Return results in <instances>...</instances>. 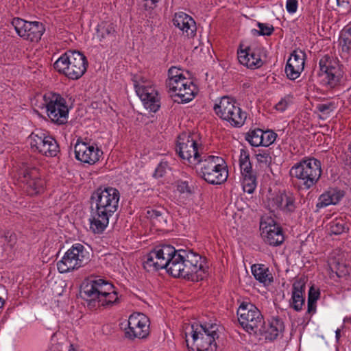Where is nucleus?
Here are the masks:
<instances>
[{
  "label": "nucleus",
  "instance_id": "052dcab7",
  "mask_svg": "<svg viewBox=\"0 0 351 351\" xmlns=\"http://www.w3.org/2000/svg\"><path fill=\"white\" fill-rule=\"evenodd\" d=\"M340 332H341V331H340V329H339V328L337 329L336 331H335V337H336V339H337V341L340 338V335H341Z\"/></svg>",
  "mask_w": 351,
  "mask_h": 351
},
{
  "label": "nucleus",
  "instance_id": "864d4df0",
  "mask_svg": "<svg viewBox=\"0 0 351 351\" xmlns=\"http://www.w3.org/2000/svg\"><path fill=\"white\" fill-rule=\"evenodd\" d=\"M177 189L180 193H191L190 188L186 182L180 181L178 182Z\"/></svg>",
  "mask_w": 351,
  "mask_h": 351
},
{
  "label": "nucleus",
  "instance_id": "5fc2aeb1",
  "mask_svg": "<svg viewBox=\"0 0 351 351\" xmlns=\"http://www.w3.org/2000/svg\"><path fill=\"white\" fill-rule=\"evenodd\" d=\"M289 105V102L286 98L282 99L278 104H276V109L278 111L283 112L286 110Z\"/></svg>",
  "mask_w": 351,
  "mask_h": 351
},
{
  "label": "nucleus",
  "instance_id": "c85d7f7f",
  "mask_svg": "<svg viewBox=\"0 0 351 351\" xmlns=\"http://www.w3.org/2000/svg\"><path fill=\"white\" fill-rule=\"evenodd\" d=\"M45 30V26L42 23L38 21L31 22L25 40L37 43L40 40Z\"/></svg>",
  "mask_w": 351,
  "mask_h": 351
},
{
  "label": "nucleus",
  "instance_id": "6e6d98bb",
  "mask_svg": "<svg viewBox=\"0 0 351 351\" xmlns=\"http://www.w3.org/2000/svg\"><path fill=\"white\" fill-rule=\"evenodd\" d=\"M144 4L143 7L145 10H152L156 6V3L159 1V0H143Z\"/></svg>",
  "mask_w": 351,
  "mask_h": 351
},
{
  "label": "nucleus",
  "instance_id": "79ce46f5",
  "mask_svg": "<svg viewBox=\"0 0 351 351\" xmlns=\"http://www.w3.org/2000/svg\"><path fill=\"white\" fill-rule=\"evenodd\" d=\"M276 137L277 134L273 131H263V135L262 136L263 140L262 146L265 147L269 146L275 141Z\"/></svg>",
  "mask_w": 351,
  "mask_h": 351
},
{
  "label": "nucleus",
  "instance_id": "7c9ffc66",
  "mask_svg": "<svg viewBox=\"0 0 351 351\" xmlns=\"http://www.w3.org/2000/svg\"><path fill=\"white\" fill-rule=\"evenodd\" d=\"M239 165L241 174L243 177L246 178L255 176L252 171V164L250 160V155L244 149H241L240 152Z\"/></svg>",
  "mask_w": 351,
  "mask_h": 351
},
{
  "label": "nucleus",
  "instance_id": "6e6552de",
  "mask_svg": "<svg viewBox=\"0 0 351 351\" xmlns=\"http://www.w3.org/2000/svg\"><path fill=\"white\" fill-rule=\"evenodd\" d=\"M193 134L183 132L178 137L176 152L179 156L190 166L197 165L204 154L200 152L202 148L193 138Z\"/></svg>",
  "mask_w": 351,
  "mask_h": 351
},
{
  "label": "nucleus",
  "instance_id": "f257e3e1",
  "mask_svg": "<svg viewBox=\"0 0 351 351\" xmlns=\"http://www.w3.org/2000/svg\"><path fill=\"white\" fill-rule=\"evenodd\" d=\"M143 267L147 271L165 269L175 278H183L192 281L203 280L208 267L197 253L191 250H178L170 245L156 246L144 256Z\"/></svg>",
  "mask_w": 351,
  "mask_h": 351
},
{
  "label": "nucleus",
  "instance_id": "680f3d73",
  "mask_svg": "<svg viewBox=\"0 0 351 351\" xmlns=\"http://www.w3.org/2000/svg\"><path fill=\"white\" fill-rule=\"evenodd\" d=\"M4 305V300L0 297V308H3Z\"/></svg>",
  "mask_w": 351,
  "mask_h": 351
},
{
  "label": "nucleus",
  "instance_id": "72a5a7b5",
  "mask_svg": "<svg viewBox=\"0 0 351 351\" xmlns=\"http://www.w3.org/2000/svg\"><path fill=\"white\" fill-rule=\"evenodd\" d=\"M30 23L31 22L25 21L21 18H14L11 22V25L14 28L17 34L25 39L27 29L29 26H30Z\"/></svg>",
  "mask_w": 351,
  "mask_h": 351
},
{
  "label": "nucleus",
  "instance_id": "37998d69",
  "mask_svg": "<svg viewBox=\"0 0 351 351\" xmlns=\"http://www.w3.org/2000/svg\"><path fill=\"white\" fill-rule=\"evenodd\" d=\"M183 77L185 76L180 69L176 66H171L168 71V80L166 82H171V80L174 81V80H178V78L180 79Z\"/></svg>",
  "mask_w": 351,
  "mask_h": 351
},
{
  "label": "nucleus",
  "instance_id": "c03bdc74",
  "mask_svg": "<svg viewBox=\"0 0 351 351\" xmlns=\"http://www.w3.org/2000/svg\"><path fill=\"white\" fill-rule=\"evenodd\" d=\"M129 317L136 318V322L141 320L138 324H136L138 327L141 328L147 329L149 328V320L148 318L143 313H134L131 315Z\"/></svg>",
  "mask_w": 351,
  "mask_h": 351
},
{
  "label": "nucleus",
  "instance_id": "e2e57ef3",
  "mask_svg": "<svg viewBox=\"0 0 351 351\" xmlns=\"http://www.w3.org/2000/svg\"><path fill=\"white\" fill-rule=\"evenodd\" d=\"M197 351H206L205 348H197Z\"/></svg>",
  "mask_w": 351,
  "mask_h": 351
},
{
  "label": "nucleus",
  "instance_id": "473e14b6",
  "mask_svg": "<svg viewBox=\"0 0 351 351\" xmlns=\"http://www.w3.org/2000/svg\"><path fill=\"white\" fill-rule=\"evenodd\" d=\"M165 211L163 209H151L147 211V217L149 218L154 226H163L167 223Z\"/></svg>",
  "mask_w": 351,
  "mask_h": 351
},
{
  "label": "nucleus",
  "instance_id": "5701e85b",
  "mask_svg": "<svg viewBox=\"0 0 351 351\" xmlns=\"http://www.w3.org/2000/svg\"><path fill=\"white\" fill-rule=\"evenodd\" d=\"M284 328L283 322L278 318L273 319L267 325L265 321H263V329L264 331L256 332V335H265L266 339L274 340L277 338L280 332L284 330Z\"/></svg>",
  "mask_w": 351,
  "mask_h": 351
},
{
  "label": "nucleus",
  "instance_id": "20e7f679",
  "mask_svg": "<svg viewBox=\"0 0 351 351\" xmlns=\"http://www.w3.org/2000/svg\"><path fill=\"white\" fill-rule=\"evenodd\" d=\"M223 163L222 158L205 154L197 163L198 173L208 183L220 184L227 180L228 174Z\"/></svg>",
  "mask_w": 351,
  "mask_h": 351
},
{
  "label": "nucleus",
  "instance_id": "9b49d317",
  "mask_svg": "<svg viewBox=\"0 0 351 351\" xmlns=\"http://www.w3.org/2000/svg\"><path fill=\"white\" fill-rule=\"evenodd\" d=\"M29 139L33 152H38L47 157H55L60 152L59 145L56 139L43 131L32 132Z\"/></svg>",
  "mask_w": 351,
  "mask_h": 351
},
{
  "label": "nucleus",
  "instance_id": "aec40b11",
  "mask_svg": "<svg viewBox=\"0 0 351 351\" xmlns=\"http://www.w3.org/2000/svg\"><path fill=\"white\" fill-rule=\"evenodd\" d=\"M272 206L280 209L285 213H292L295 210V198L292 193H280L276 194L271 200Z\"/></svg>",
  "mask_w": 351,
  "mask_h": 351
},
{
  "label": "nucleus",
  "instance_id": "e433bc0d",
  "mask_svg": "<svg viewBox=\"0 0 351 351\" xmlns=\"http://www.w3.org/2000/svg\"><path fill=\"white\" fill-rule=\"evenodd\" d=\"M189 79H187L186 77H183L180 79L178 78V80H174V81H171V82H166L167 87L169 88V92H173L176 93H182V89L184 86H186V84Z\"/></svg>",
  "mask_w": 351,
  "mask_h": 351
},
{
  "label": "nucleus",
  "instance_id": "2f4dec72",
  "mask_svg": "<svg viewBox=\"0 0 351 351\" xmlns=\"http://www.w3.org/2000/svg\"><path fill=\"white\" fill-rule=\"evenodd\" d=\"M271 148L258 149L254 151V156L261 167H268L272 160Z\"/></svg>",
  "mask_w": 351,
  "mask_h": 351
},
{
  "label": "nucleus",
  "instance_id": "0eeeda50",
  "mask_svg": "<svg viewBox=\"0 0 351 351\" xmlns=\"http://www.w3.org/2000/svg\"><path fill=\"white\" fill-rule=\"evenodd\" d=\"M90 261V253L80 243L73 245L57 263L60 273H66L83 267Z\"/></svg>",
  "mask_w": 351,
  "mask_h": 351
},
{
  "label": "nucleus",
  "instance_id": "a211bd4d",
  "mask_svg": "<svg viewBox=\"0 0 351 351\" xmlns=\"http://www.w3.org/2000/svg\"><path fill=\"white\" fill-rule=\"evenodd\" d=\"M260 230L264 241L269 245L278 246L285 240L282 228L275 223L261 222Z\"/></svg>",
  "mask_w": 351,
  "mask_h": 351
},
{
  "label": "nucleus",
  "instance_id": "de8ad7c7",
  "mask_svg": "<svg viewBox=\"0 0 351 351\" xmlns=\"http://www.w3.org/2000/svg\"><path fill=\"white\" fill-rule=\"evenodd\" d=\"M340 42L342 45L343 50L349 51L351 46V35L348 34L341 33Z\"/></svg>",
  "mask_w": 351,
  "mask_h": 351
},
{
  "label": "nucleus",
  "instance_id": "bf43d9fd",
  "mask_svg": "<svg viewBox=\"0 0 351 351\" xmlns=\"http://www.w3.org/2000/svg\"><path fill=\"white\" fill-rule=\"evenodd\" d=\"M341 34H348L351 35V27L343 29L341 32Z\"/></svg>",
  "mask_w": 351,
  "mask_h": 351
},
{
  "label": "nucleus",
  "instance_id": "f3484780",
  "mask_svg": "<svg viewBox=\"0 0 351 351\" xmlns=\"http://www.w3.org/2000/svg\"><path fill=\"white\" fill-rule=\"evenodd\" d=\"M105 285V280L98 279L84 282L80 288L81 297L88 302V306H95L99 302L101 293L103 291V287Z\"/></svg>",
  "mask_w": 351,
  "mask_h": 351
},
{
  "label": "nucleus",
  "instance_id": "ea45409f",
  "mask_svg": "<svg viewBox=\"0 0 351 351\" xmlns=\"http://www.w3.org/2000/svg\"><path fill=\"white\" fill-rule=\"evenodd\" d=\"M345 223L342 221H332L330 225V231L332 234L339 235L346 231Z\"/></svg>",
  "mask_w": 351,
  "mask_h": 351
},
{
  "label": "nucleus",
  "instance_id": "39448f33",
  "mask_svg": "<svg viewBox=\"0 0 351 351\" xmlns=\"http://www.w3.org/2000/svg\"><path fill=\"white\" fill-rule=\"evenodd\" d=\"M322 174L321 162L314 158L302 160L290 170V175L300 180L304 189H308L319 180Z\"/></svg>",
  "mask_w": 351,
  "mask_h": 351
},
{
  "label": "nucleus",
  "instance_id": "8fccbe9b",
  "mask_svg": "<svg viewBox=\"0 0 351 351\" xmlns=\"http://www.w3.org/2000/svg\"><path fill=\"white\" fill-rule=\"evenodd\" d=\"M328 2H335L337 6L341 7L346 12L351 10V0H328Z\"/></svg>",
  "mask_w": 351,
  "mask_h": 351
},
{
  "label": "nucleus",
  "instance_id": "4c0bfd02",
  "mask_svg": "<svg viewBox=\"0 0 351 351\" xmlns=\"http://www.w3.org/2000/svg\"><path fill=\"white\" fill-rule=\"evenodd\" d=\"M257 25L259 30L253 29L252 32L254 35L270 36L274 30L273 25L267 23H258Z\"/></svg>",
  "mask_w": 351,
  "mask_h": 351
},
{
  "label": "nucleus",
  "instance_id": "3c124183",
  "mask_svg": "<svg viewBox=\"0 0 351 351\" xmlns=\"http://www.w3.org/2000/svg\"><path fill=\"white\" fill-rule=\"evenodd\" d=\"M319 291L314 288V287H311L308 291V300L317 302V300L319 298Z\"/></svg>",
  "mask_w": 351,
  "mask_h": 351
},
{
  "label": "nucleus",
  "instance_id": "ddd939ff",
  "mask_svg": "<svg viewBox=\"0 0 351 351\" xmlns=\"http://www.w3.org/2000/svg\"><path fill=\"white\" fill-rule=\"evenodd\" d=\"M133 82L136 94L146 108L156 112L160 106L157 91L154 87L147 84L143 77L134 76Z\"/></svg>",
  "mask_w": 351,
  "mask_h": 351
},
{
  "label": "nucleus",
  "instance_id": "cd10ccee",
  "mask_svg": "<svg viewBox=\"0 0 351 351\" xmlns=\"http://www.w3.org/2000/svg\"><path fill=\"white\" fill-rule=\"evenodd\" d=\"M252 273L254 278L261 283H270L273 281L272 275L265 265H253Z\"/></svg>",
  "mask_w": 351,
  "mask_h": 351
},
{
  "label": "nucleus",
  "instance_id": "393cba45",
  "mask_svg": "<svg viewBox=\"0 0 351 351\" xmlns=\"http://www.w3.org/2000/svg\"><path fill=\"white\" fill-rule=\"evenodd\" d=\"M197 86L191 80H189L186 86L182 89V93H176L173 97L174 101L178 103H187L191 101L197 93Z\"/></svg>",
  "mask_w": 351,
  "mask_h": 351
},
{
  "label": "nucleus",
  "instance_id": "0e129e2a",
  "mask_svg": "<svg viewBox=\"0 0 351 351\" xmlns=\"http://www.w3.org/2000/svg\"><path fill=\"white\" fill-rule=\"evenodd\" d=\"M69 351H75V350L74 349V348H73V345H71V346H70V348H69Z\"/></svg>",
  "mask_w": 351,
  "mask_h": 351
},
{
  "label": "nucleus",
  "instance_id": "6ab92c4d",
  "mask_svg": "<svg viewBox=\"0 0 351 351\" xmlns=\"http://www.w3.org/2000/svg\"><path fill=\"white\" fill-rule=\"evenodd\" d=\"M173 25L182 31V34L192 38L196 33V24L193 19L187 14L180 12L176 13L173 19Z\"/></svg>",
  "mask_w": 351,
  "mask_h": 351
},
{
  "label": "nucleus",
  "instance_id": "c756f323",
  "mask_svg": "<svg viewBox=\"0 0 351 351\" xmlns=\"http://www.w3.org/2000/svg\"><path fill=\"white\" fill-rule=\"evenodd\" d=\"M96 36L100 41L113 40L115 38V29L113 24L105 22L98 25Z\"/></svg>",
  "mask_w": 351,
  "mask_h": 351
},
{
  "label": "nucleus",
  "instance_id": "2eb2a0df",
  "mask_svg": "<svg viewBox=\"0 0 351 351\" xmlns=\"http://www.w3.org/2000/svg\"><path fill=\"white\" fill-rule=\"evenodd\" d=\"M197 324H196V326L194 324L191 325L192 337L193 341H197L199 339V335H200V343L199 346L201 348H205L206 351H216L217 343L215 342V338L218 337V335L215 330L216 326L211 325L210 327L208 328L206 326L202 324L199 325L203 333L201 331H197Z\"/></svg>",
  "mask_w": 351,
  "mask_h": 351
},
{
  "label": "nucleus",
  "instance_id": "49530a36",
  "mask_svg": "<svg viewBox=\"0 0 351 351\" xmlns=\"http://www.w3.org/2000/svg\"><path fill=\"white\" fill-rule=\"evenodd\" d=\"M169 169L168 163L167 162H160L156 167L154 176L155 178H162Z\"/></svg>",
  "mask_w": 351,
  "mask_h": 351
},
{
  "label": "nucleus",
  "instance_id": "a19ab883",
  "mask_svg": "<svg viewBox=\"0 0 351 351\" xmlns=\"http://www.w3.org/2000/svg\"><path fill=\"white\" fill-rule=\"evenodd\" d=\"M297 68L298 67H295V66L291 64H290L287 63L285 66V73L289 79L294 80L300 76L303 70L298 69Z\"/></svg>",
  "mask_w": 351,
  "mask_h": 351
},
{
  "label": "nucleus",
  "instance_id": "9d476101",
  "mask_svg": "<svg viewBox=\"0 0 351 351\" xmlns=\"http://www.w3.org/2000/svg\"><path fill=\"white\" fill-rule=\"evenodd\" d=\"M44 99L49 118L58 125L66 123L69 110L65 99L60 94L53 93L49 96L45 95Z\"/></svg>",
  "mask_w": 351,
  "mask_h": 351
},
{
  "label": "nucleus",
  "instance_id": "603ef678",
  "mask_svg": "<svg viewBox=\"0 0 351 351\" xmlns=\"http://www.w3.org/2000/svg\"><path fill=\"white\" fill-rule=\"evenodd\" d=\"M287 10L289 13H295L297 10L298 8V1L297 0H287L286 5Z\"/></svg>",
  "mask_w": 351,
  "mask_h": 351
},
{
  "label": "nucleus",
  "instance_id": "4468645a",
  "mask_svg": "<svg viewBox=\"0 0 351 351\" xmlns=\"http://www.w3.org/2000/svg\"><path fill=\"white\" fill-rule=\"evenodd\" d=\"M320 71L324 75V80L330 88H334L339 84L343 75L341 66L328 55L320 59Z\"/></svg>",
  "mask_w": 351,
  "mask_h": 351
},
{
  "label": "nucleus",
  "instance_id": "b1692460",
  "mask_svg": "<svg viewBox=\"0 0 351 351\" xmlns=\"http://www.w3.org/2000/svg\"><path fill=\"white\" fill-rule=\"evenodd\" d=\"M104 291L105 293H101L98 305L110 306L119 302L117 292L114 290V287L112 284L105 281L102 292Z\"/></svg>",
  "mask_w": 351,
  "mask_h": 351
},
{
  "label": "nucleus",
  "instance_id": "a18cd8bd",
  "mask_svg": "<svg viewBox=\"0 0 351 351\" xmlns=\"http://www.w3.org/2000/svg\"><path fill=\"white\" fill-rule=\"evenodd\" d=\"M335 108V105L334 102H328L326 104H319L316 106V109L324 114H328L330 112H332Z\"/></svg>",
  "mask_w": 351,
  "mask_h": 351
},
{
  "label": "nucleus",
  "instance_id": "423d86ee",
  "mask_svg": "<svg viewBox=\"0 0 351 351\" xmlns=\"http://www.w3.org/2000/svg\"><path fill=\"white\" fill-rule=\"evenodd\" d=\"M238 320L242 327L249 333L256 334L263 329V316L253 304L243 302L237 310Z\"/></svg>",
  "mask_w": 351,
  "mask_h": 351
},
{
  "label": "nucleus",
  "instance_id": "f03ea898",
  "mask_svg": "<svg viewBox=\"0 0 351 351\" xmlns=\"http://www.w3.org/2000/svg\"><path fill=\"white\" fill-rule=\"evenodd\" d=\"M90 228L95 234L102 233L110 218L118 210L119 191L113 187L97 189L91 195Z\"/></svg>",
  "mask_w": 351,
  "mask_h": 351
},
{
  "label": "nucleus",
  "instance_id": "f8f14e48",
  "mask_svg": "<svg viewBox=\"0 0 351 351\" xmlns=\"http://www.w3.org/2000/svg\"><path fill=\"white\" fill-rule=\"evenodd\" d=\"M19 178L26 185L28 195H35L44 191L45 181L38 167L31 165H24L20 170Z\"/></svg>",
  "mask_w": 351,
  "mask_h": 351
},
{
  "label": "nucleus",
  "instance_id": "58836bf2",
  "mask_svg": "<svg viewBox=\"0 0 351 351\" xmlns=\"http://www.w3.org/2000/svg\"><path fill=\"white\" fill-rule=\"evenodd\" d=\"M256 186V176L250 177H243V191L249 194L252 193Z\"/></svg>",
  "mask_w": 351,
  "mask_h": 351
},
{
  "label": "nucleus",
  "instance_id": "bb28decb",
  "mask_svg": "<svg viewBox=\"0 0 351 351\" xmlns=\"http://www.w3.org/2000/svg\"><path fill=\"white\" fill-rule=\"evenodd\" d=\"M343 197V193L341 191L330 190L322 194L317 204V207L323 208L330 204H337Z\"/></svg>",
  "mask_w": 351,
  "mask_h": 351
},
{
  "label": "nucleus",
  "instance_id": "dca6fc26",
  "mask_svg": "<svg viewBox=\"0 0 351 351\" xmlns=\"http://www.w3.org/2000/svg\"><path fill=\"white\" fill-rule=\"evenodd\" d=\"M75 158L84 163L93 165L103 154L98 147L77 141L74 147Z\"/></svg>",
  "mask_w": 351,
  "mask_h": 351
},
{
  "label": "nucleus",
  "instance_id": "7ed1b4c3",
  "mask_svg": "<svg viewBox=\"0 0 351 351\" xmlns=\"http://www.w3.org/2000/svg\"><path fill=\"white\" fill-rule=\"evenodd\" d=\"M88 61L79 51L69 50L62 54L53 64L54 69L71 80L80 78L86 71Z\"/></svg>",
  "mask_w": 351,
  "mask_h": 351
},
{
  "label": "nucleus",
  "instance_id": "4be33fe9",
  "mask_svg": "<svg viewBox=\"0 0 351 351\" xmlns=\"http://www.w3.org/2000/svg\"><path fill=\"white\" fill-rule=\"evenodd\" d=\"M305 284L304 278L298 279L293 284L290 306L296 311H301L304 304Z\"/></svg>",
  "mask_w": 351,
  "mask_h": 351
},
{
  "label": "nucleus",
  "instance_id": "13d9d810",
  "mask_svg": "<svg viewBox=\"0 0 351 351\" xmlns=\"http://www.w3.org/2000/svg\"><path fill=\"white\" fill-rule=\"evenodd\" d=\"M337 266H338V267H337V275H339V272L340 274H343V273H344V271H343V268L345 267V265H343V264H340V263H337Z\"/></svg>",
  "mask_w": 351,
  "mask_h": 351
},
{
  "label": "nucleus",
  "instance_id": "4d7b16f0",
  "mask_svg": "<svg viewBox=\"0 0 351 351\" xmlns=\"http://www.w3.org/2000/svg\"><path fill=\"white\" fill-rule=\"evenodd\" d=\"M316 311V302L308 300V313H314Z\"/></svg>",
  "mask_w": 351,
  "mask_h": 351
},
{
  "label": "nucleus",
  "instance_id": "a878e982",
  "mask_svg": "<svg viewBox=\"0 0 351 351\" xmlns=\"http://www.w3.org/2000/svg\"><path fill=\"white\" fill-rule=\"evenodd\" d=\"M141 322V320L138 321L136 322V318L134 317H129L128 319V328L126 330L125 332V335L126 337L129 339H134V338H139L143 339L147 336L149 328L144 329L141 328L140 327H138L136 324H138V323Z\"/></svg>",
  "mask_w": 351,
  "mask_h": 351
},
{
  "label": "nucleus",
  "instance_id": "1a4fd4ad",
  "mask_svg": "<svg viewBox=\"0 0 351 351\" xmlns=\"http://www.w3.org/2000/svg\"><path fill=\"white\" fill-rule=\"evenodd\" d=\"M214 110L220 118L234 126H242L246 119L245 112L241 110L235 100L229 97H221L219 104L215 105Z\"/></svg>",
  "mask_w": 351,
  "mask_h": 351
},
{
  "label": "nucleus",
  "instance_id": "c9c22d12",
  "mask_svg": "<svg viewBox=\"0 0 351 351\" xmlns=\"http://www.w3.org/2000/svg\"><path fill=\"white\" fill-rule=\"evenodd\" d=\"M304 56L305 54L302 51H294L291 54L287 63L294 65L295 67H298V69L303 70L304 66Z\"/></svg>",
  "mask_w": 351,
  "mask_h": 351
},
{
  "label": "nucleus",
  "instance_id": "412c9836",
  "mask_svg": "<svg viewBox=\"0 0 351 351\" xmlns=\"http://www.w3.org/2000/svg\"><path fill=\"white\" fill-rule=\"evenodd\" d=\"M238 60L241 64L252 69L259 68L263 64L259 53L250 47L238 51Z\"/></svg>",
  "mask_w": 351,
  "mask_h": 351
},
{
  "label": "nucleus",
  "instance_id": "09e8293b",
  "mask_svg": "<svg viewBox=\"0 0 351 351\" xmlns=\"http://www.w3.org/2000/svg\"><path fill=\"white\" fill-rule=\"evenodd\" d=\"M3 237L5 239L7 244L11 247H12L16 242V236L15 233L10 231L5 232Z\"/></svg>",
  "mask_w": 351,
  "mask_h": 351
},
{
  "label": "nucleus",
  "instance_id": "f704fd0d",
  "mask_svg": "<svg viewBox=\"0 0 351 351\" xmlns=\"http://www.w3.org/2000/svg\"><path fill=\"white\" fill-rule=\"evenodd\" d=\"M263 130L261 129H256L250 131L245 137V139L250 143L251 145L254 147L262 146Z\"/></svg>",
  "mask_w": 351,
  "mask_h": 351
}]
</instances>
